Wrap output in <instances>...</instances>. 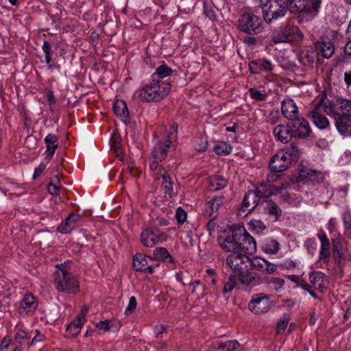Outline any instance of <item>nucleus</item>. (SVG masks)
Masks as SVG:
<instances>
[{"mask_svg":"<svg viewBox=\"0 0 351 351\" xmlns=\"http://www.w3.org/2000/svg\"><path fill=\"white\" fill-rule=\"evenodd\" d=\"M171 86L165 82H159L150 78L147 84L136 92L143 101L158 102L162 100L169 93Z\"/></svg>","mask_w":351,"mask_h":351,"instance_id":"nucleus-1","label":"nucleus"},{"mask_svg":"<svg viewBox=\"0 0 351 351\" xmlns=\"http://www.w3.org/2000/svg\"><path fill=\"white\" fill-rule=\"evenodd\" d=\"M53 284L58 292L66 293H77L80 286L75 276L69 271L66 263L57 265L54 271Z\"/></svg>","mask_w":351,"mask_h":351,"instance_id":"nucleus-2","label":"nucleus"},{"mask_svg":"<svg viewBox=\"0 0 351 351\" xmlns=\"http://www.w3.org/2000/svg\"><path fill=\"white\" fill-rule=\"evenodd\" d=\"M289 11L285 0H267L262 5L263 16L267 23L284 17Z\"/></svg>","mask_w":351,"mask_h":351,"instance_id":"nucleus-3","label":"nucleus"},{"mask_svg":"<svg viewBox=\"0 0 351 351\" xmlns=\"http://www.w3.org/2000/svg\"><path fill=\"white\" fill-rule=\"evenodd\" d=\"M285 2L291 13L306 12L314 17L319 12L322 0H287Z\"/></svg>","mask_w":351,"mask_h":351,"instance_id":"nucleus-4","label":"nucleus"},{"mask_svg":"<svg viewBox=\"0 0 351 351\" xmlns=\"http://www.w3.org/2000/svg\"><path fill=\"white\" fill-rule=\"evenodd\" d=\"M239 29L250 35L258 34L263 29V21L252 13L245 12L239 19Z\"/></svg>","mask_w":351,"mask_h":351,"instance_id":"nucleus-5","label":"nucleus"},{"mask_svg":"<svg viewBox=\"0 0 351 351\" xmlns=\"http://www.w3.org/2000/svg\"><path fill=\"white\" fill-rule=\"evenodd\" d=\"M323 110L328 115L348 116L351 117V101L337 99L335 102H325L323 105Z\"/></svg>","mask_w":351,"mask_h":351,"instance_id":"nucleus-6","label":"nucleus"},{"mask_svg":"<svg viewBox=\"0 0 351 351\" xmlns=\"http://www.w3.org/2000/svg\"><path fill=\"white\" fill-rule=\"evenodd\" d=\"M250 258L243 253H231L226 258V264L234 273V276H238L244 270L248 268Z\"/></svg>","mask_w":351,"mask_h":351,"instance_id":"nucleus-7","label":"nucleus"},{"mask_svg":"<svg viewBox=\"0 0 351 351\" xmlns=\"http://www.w3.org/2000/svg\"><path fill=\"white\" fill-rule=\"evenodd\" d=\"M243 230V226L234 228L231 234L226 237H220L218 241L220 247L226 252H231L232 253L239 252V239L241 234V231Z\"/></svg>","mask_w":351,"mask_h":351,"instance_id":"nucleus-8","label":"nucleus"},{"mask_svg":"<svg viewBox=\"0 0 351 351\" xmlns=\"http://www.w3.org/2000/svg\"><path fill=\"white\" fill-rule=\"evenodd\" d=\"M248 308L256 315L267 312L269 308V297L263 293L254 295L248 304Z\"/></svg>","mask_w":351,"mask_h":351,"instance_id":"nucleus-9","label":"nucleus"},{"mask_svg":"<svg viewBox=\"0 0 351 351\" xmlns=\"http://www.w3.org/2000/svg\"><path fill=\"white\" fill-rule=\"evenodd\" d=\"M289 124L294 138H304L311 132L308 122L303 117H298L291 121Z\"/></svg>","mask_w":351,"mask_h":351,"instance_id":"nucleus-10","label":"nucleus"},{"mask_svg":"<svg viewBox=\"0 0 351 351\" xmlns=\"http://www.w3.org/2000/svg\"><path fill=\"white\" fill-rule=\"evenodd\" d=\"M165 235L159 234L154 230L152 228H147L143 230L141 234V243L147 247H152L156 244L165 240Z\"/></svg>","mask_w":351,"mask_h":351,"instance_id":"nucleus-11","label":"nucleus"},{"mask_svg":"<svg viewBox=\"0 0 351 351\" xmlns=\"http://www.w3.org/2000/svg\"><path fill=\"white\" fill-rule=\"evenodd\" d=\"M149 256L141 253L136 254L133 257V267L137 271H142L145 274H152L155 269L160 265L159 263L148 265Z\"/></svg>","mask_w":351,"mask_h":351,"instance_id":"nucleus-12","label":"nucleus"},{"mask_svg":"<svg viewBox=\"0 0 351 351\" xmlns=\"http://www.w3.org/2000/svg\"><path fill=\"white\" fill-rule=\"evenodd\" d=\"M239 239V252L244 254H253L256 252V242L255 239L247 232L244 227L241 231Z\"/></svg>","mask_w":351,"mask_h":351,"instance_id":"nucleus-13","label":"nucleus"},{"mask_svg":"<svg viewBox=\"0 0 351 351\" xmlns=\"http://www.w3.org/2000/svg\"><path fill=\"white\" fill-rule=\"evenodd\" d=\"M287 153L278 151L269 161V167L273 172H282L291 165L289 158L286 156Z\"/></svg>","mask_w":351,"mask_h":351,"instance_id":"nucleus-14","label":"nucleus"},{"mask_svg":"<svg viewBox=\"0 0 351 351\" xmlns=\"http://www.w3.org/2000/svg\"><path fill=\"white\" fill-rule=\"evenodd\" d=\"M241 285L248 288L255 287L263 283L261 276L255 272L250 271L247 268L237 276Z\"/></svg>","mask_w":351,"mask_h":351,"instance_id":"nucleus-15","label":"nucleus"},{"mask_svg":"<svg viewBox=\"0 0 351 351\" xmlns=\"http://www.w3.org/2000/svg\"><path fill=\"white\" fill-rule=\"evenodd\" d=\"M38 306L36 298L30 293H26L20 303L19 313L25 315H32Z\"/></svg>","mask_w":351,"mask_h":351,"instance_id":"nucleus-16","label":"nucleus"},{"mask_svg":"<svg viewBox=\"0 0 351 351\" xmlns=\"http://www.w3.org/2000/svg\"><path fill=\"white\" fill-rule=\"evenodd\" d=\"M335 121L339 132L344 136H351V117L348 116L330 115Z\"/></svg>","mask_w":351,"mask_h":351,"instance_id":"nucleus-17","label":"nucleus"},{"mask_svg":"<svg viewBox=\"0 0 351 351\" xmlns=\"http://www.w3.org/2000/svg\"><path fill=\"white\" fill-rule=\"evenodd\" d=\"M273 133L278 141L284 143L294 138L289 123L287 125L280 124L275 126Z\"/></svg>","mask_w":351,"mask_h":351,"instance_id":"nucleus-18","label":"nucleus"},{"mask_svg":"<svg viewBox=\"0 0 351 351\" xmlns=\"http://www.w3.org/2000/svg\"><path fill=\"white\" fill-rule=\"evenodd\" d=\"M172 146L171 141H159L152 151V158L162 161L167 156L168 152Z\"/></svg>","mask_w":351,"mask_h":351,"instance_id":"nucleus-19","label":"nucleus"},{"mask_svg":"<svg viewBox=\"0 0 351 351\" xmlns=\"http://www.w3.org/2000/svg\"><path fill=\"white\" fill-rule=\"evenodd\" d=\"M81 217L75 213H70L69 216L58 226L57 230L62 234H69L75 228L77 223Z\"/></svg>","mask_w":351,"mask_h":351,"instance_id":"nucleus-20","label":"nucleus"},{"mask_svg":"<svg viewBox=\"0 0 351 351\" xmlns=\"http://www.w3.org/2000/svg\"><path fill=\"white\" fill-rule=\"evenodd\" d=\"M259 197L256 193L254 190L248 191L243 197L241 208L239 212L243 210V212L247 211L248 213L253 210L255 207L257 206L259 202Z\"/></svg>","mask_w":351,"mask_h":351,"instance_id":"nucleus-21","label":"nucleus"},{"mask_svg":"<svg viewBox=\"0 0 351 351\" xmlns=\"http://www.w3.org/2000/svg\"><path fill=\"white\" fill-rule=\"evenodd\" d=\"M317 237L319 239L321 242V250L319 254V258L323 263H328L330 256V245L329 239L324 232H319L317 234Z\"/></svg>","mask_w":351,"mask_h":351,"instance_id":"nucleus-22","label":"nucleus"},{"mask_svg":"<svg viewBox=\"0 0 351 351\" xmlns=\"http://www.w3.org/2000/svg\"><path fill=\"white\" fill-rule=\"evenodd\" d=\"M281 111L284 117L290 121L298 117V108L292 99L285 100L282 102Z\"/></svg>","mask_w":351,"mask_h":351,"instance_id":"nucleus-23","label":"nucleus"},{"mask_svg":"<svg viewBox=\"0 0 351 351\" xmlns=\"http://www.w3.org/2000/svg\"><path fill=\"white\" fill-rule=\"evenodd\" d=\"M322 106L317 105L311 112V118L314 124L320 130H324L329 127L328 119L320 112ZM323 108V106H322Z\"/></svg>","mask_w":351,"mask_h":351,"instance_id":"nucleus-24","label":"nucleus"},{"mask_svg":"<svg viewBox=\"0 0 351 351\" xmlns=\"http://www.w3.org/2000/svg\"><path fill=\"white\" fill-rule=\"evenodd\" d=\"M149 261H159L164 263H174V259L166 247H156L153 252V256H149Z\"/></svg>","mask_w":351,"mask_h":351,"instance_id":"nucleus-25","label":"nucleus"},{"mask_svg":"<svg viewBox=\"0 0 351 351\" xmlns=\"http://www.w3.org/2000/svg\"><path fill=\"white\" fill-rule=\"evenodd\" d=\"M113 110L114 113L123 121L125 123L130 122V118L129 111L125 102L123 100H117L114 106Z\"/></svg>","mask_w":351,"mask_h":351,"instance_id":"nucleus-26","label":"nucleus"},{"mask_svg":"<svg viewBox=\"0 0 351 351\" xmlns=\"http://www.w3.org/2000/svg\"><path fill=\"white\" fill-rule=\"evenodd\" d=\"M326 277L325 274L322 271H313L310 272L308 278L312 287L322 291L325 287L324 280Z\"/></svg>","mask_w":351,"mask_h":351,"instance_id":"nucleus-27","label":"nucleus"},{"mask_svg":"<svg viewBox=\"0 0 351 351\" xmlns=\"http://www.w3.org/2000/svg\"><path fill=\"white\" fill-rule=\"evenodd\" d=\"M228 180L222 176L213 175L208 178V189L211 191H217L227 186Z\"/></svg>","mask_w":351,"mask_h":351,"instance_id":"nucleus-28","label":"nucleus"},{"mask_svg":"<svg viewBox=\"0 0 351 351\" xmlns=\"http://www.w3.org/2000/svg\"><path fill=\"white\" fill-rule=\"evenodd\" d=\"M225 202L223 196H215L211 200L207 202L206 207V214L211 217L215 213L217 212L221 206Z\"/></svg>","mask_w":351,"mask_h":351,"instance_id":"nucleus-29","label":"nucleus"},{"mask_svg":"<svg viewBox=\"0 0 351 351\" xmlns=\"http://www.w3.org/2000/svg\"><path fill=\"white\" fill-rule=\"evenodd\" d=\"M298 178L301 180L311 181L313 182H319V180L322 179L320 173L304 167L299 170Z\"/></svg>","mask_w":351,"mask_h":351,"instance_id":"nucleus-30","label":"nucleus"},{"mask_svg":"<svg viewBox=\"0 0 351 351\" xmlns=\"http://www.w3.org/2000/svg\"><path fill=\"white\" fill-rule=\"evenodd\" d=\"M160 178H162V183L161 186L164 190V193L166 195L171 196V193H173V182L170 176L163 169H160L158 176H156V179L159 180Z\"/></svg>","mask_w":351,"mask_h":351,"instance_id":"nucleus-31","label":"nucleus"},{"mask_svg":"<svg viewBox=\"0 0 351 351\" xmlns=\"http://www.w3.org/2000/svg\"><path fill=\"white\" fill-rule=\"evenodd\" d=\"M173 71L167 64H163L156 68V71L151 75V77L159 81L163 82L162 80L167 77L171 76Z\"/></svg>","mask_w":351,"mask_h":351,"instance_id":"nucleus-32","label":"nucleus"},{"mask_svg":"<svg viewBox=\"0 0 351 351\" xmlns=\"http://www.w3.org/2000/svg\"><path fill=\"white\" fill-rule=\"evenodd\" d=\"M332 250L335 262L339 265L341 259L344 258L341 239L337 237L332 239Z\"/></svg>","mask_w":351,"mask_h":351,"instance_id":"nucleus-33","label":"nucleus"},{"mask_svg":"<svg viewBox=\"0 0 351 351\" xmlns=\"http://www.w3.org/2000/svg\"><path fill=\"white\" fill-rule=\"evenodd\" d=\"M45 143L47 145V155L51 158L58 147V138L54 134H49L45 138Z\"/></svg>","mask_w":351,"mask_h":351,"instance_id":"nucleus-34","label":"nucleus"},{"mask_svg":"<svg viewBox=\"0 0 351 351\" xmlns=\"http://www.w3.org/2000/svg\"><path fill=\"white\" fill-rule=\"evenodd\" d=\"M282 30L287 36L288 41L303 38V34L298 26L287 24Z\"/></svg>","mask_w":351,"mask_h":351,"instance_id":"nucleus-35","label":"nucleus"},{"mask_svg":"<svg viewBox=\"0 0 351 351\" xmlns=\"http://www.w3.org/2000/svg\"><path fill=\"white\" fill-rule=\"evenodd\" d=\"M264 210L269 215L274 217L276 220H278L282 214L280 207L271 199L265 201Z\"/></svg>","mask_w":351,"mask_h":351,"instance_id":"nucleus-36","label":"nucleus"},{"mask_svg":"<svg viewBox=\"0 0 351 351\" xmlns=\"http://www.w3.org/2000/svg\"><path fill=\"white\" fill-rule=\"evenodd\" d=\"M317 50L319 51L323 57L326 58H330L335 52L334 45L330 41L322 42L319 43L317 45Z\"/></svg>","mask_w":351,"mask_h":351,"instance_id":"nucleus-37","label":"nucleus"},{"mask_svg":"<svg viewBox=\"0 0 351 351\" xmlns=\"http://www.w3.org/2000/svg\"><path fill=\"white\" fill-rule=\"evenodd\" d=\"M261 248L267 254H276L280 250V244L277 241L270 239L265 241Z\"/></svg>","mask_w":351,"mask_h":351,"instance_id":"nucleus-38","label":"nucleus"},{"mask_svg":"<svg viewBox=\"0 0 351 351\" xmlns=\"http://www.w3.org/2000/svg\"><path fill=\"white\" fill-rule=\"evenodd\" d=\"M232 149L230 144L224 141H219L215 145L213 150L217 155L226 156L231 152Z\"/></svg>","mask_w":351,"mask_h":351,"instance_id":"nucleus-39","label":"nucleus"},{"mask_svg":"<svg viewBox=\"0 0 351 351\" xmlns=\"http://www.w3.org/2000/svg\"><path fill=\"white\" fill-rule=\"evenodd\" d=\"M42 49L45 53V60L48 66L49 69H51L53 65L51 64L52 61V47L50 43L47 40L43 42Z\"/></svg>","mask_w":351,"mask_h":351,"instance_id":"nucleus-40","label":"nucleus"},{"mask_svg":"<svg viewBox=\"0 0 351 351\" xmlns=\"http://www.w3.org/2000/svg\"><path fill=\"white\" fill-rule=\"evenodd\" d=\"M259 198H265L271 196L270 184L261 182L254 190Z\"/></svg>","mask_w":351,"mask_h":351,"instance_id":"nucleus-41","label":"nucleus"},{"mask_svg":"<svg viewBox=\"0 0 351 351\" xmlns=\"http://www.w3.org/2000/svg\"><path fill=\"white\" fill-rule=\"evenodd\" d=\"M240 346L241 344L237 340H230L226 342L219 343L218 349L221 351H234Z\"/></svg>","mask_w":351,"mask_h":351,"instance_id":"nucleus-42","label":"nucleus"},{"mask_svg":"<svg viewBox=\"0 0 351 351\" xmlns=\"http://www.w3.org/2000/svg\"><path fill=\"white\" fill-rule=\"evenodd\" d=\"M283 152V153H287L286 156L289 158L290 162L292 161H297L298 155L300 154V150L298 147L293 144L291 145L289 147H286L284 149L280 150Z\"/></svg>","mask_w":351,"mask_h":351,"instance_id":"nucleus-43","label":"nucleus"},{"mask_svg":"<svg viewBox=\"0 0 351 351\" xmlns=\"http://www.w3.org/2000/svg\"><path fill=\"white\" fill-rule=\"evenodd\" d=\"M267 262L264 258L256 257L252 260L250 258V265L257 271L265 272Z\"/></svg>","mask_w":351,"mask_h":351,"instance_id":"nucleus-44","label":"nucleus"},{"mask_svg":"<svg viewBox=\"0 0 351 351\" xmlns=\"http://www.w3.org/2000/svg\"><path fill=\"white\" fill-rule=\"evenodd\" d=\"M265 281L275 291L280 290L285 284V280L280 277L267 278Z\"/></svg>","mask_w":351,"mask_h":351,"instance_id":"nucleus-45","label":"nucleus"},{"mask_svg":"<svg viewBox=\"0 0 351 351\" xmlns=\"http://www.w3.org/2000/svg\"><path fill=\"white\" fill-rule=\"evenodd\" d=\"M178 125L176 123L173 122L171 124L166 141H171V144L172 145L178 139Z\"/></svg>","mask_w":351,"mask_h":351,"instance_id":"nucleus-46","label":"nucleus"},{"mask_svg":"<svg viewBox=\"0 0 351 351\" xmlns=\"http://www.w3.org/2000/svg\"><path fill=\"white\" fill-rule=\"evenodd\" d=\"M84 322V321L77 318L76 321L72 322L67 326L66 330L72 332L74 335H77L80 332V329L82 327Z\"/></svg>","mask_w":351,"mask_h":351,"instance_id":"nucleus-47","label":"nucleus"},{"mask_svg":"<svg viewBox=\"0 0 351 351\" xmlns=\"http://www.w3.org/2000/svg\"><path fill=\"white\" fill-rule=\"evenodd\" d=\"M250 228L256 231L258 234L261 233L266 229L265 223L260 220H252L249 223Z\"/></svg>","mask_w":351,"mask_h":351,"instance_id":"nucleus-48","label":"nucleus"},{"mask_svg":"<svg viewBox=\"0 0 351 351\" xmlns=\"http://www.w3.org/2000/svg\"><path fill=\"white\" fill-rule=\"evenodd\" d=\"M236 286L235 282V276L230 275L228 277V279L227 282L225 283L223 289V294H226L227 293H229L233 290V289Z\"/></svg>","mask_w":351,"mask_h":351,"instance_id":"nucleus-49","label":"nucleus"},{"mask_svg":"<svg viewBox=\"0 0 351 351\" xmlns=\"http://www.w3.org/2000/svg\"><path fill=\"white\" fill-rule=\"evenodd\" d=\"M249 93L250 97L256 101H265L267 97L265 93H263L261 91L255 88H250L249 90Z\"/></svg>","mask_w":351,"mask_h":351,"instance_id":"nucleus-50","label":"nucleus"},{"mask_svg":"<svg viewBox=\"0 0 351 351\" xmlns=\"http://www.w3.org/2000/svg\"><path fill=\"white\" fill-rule=\"evenodd\" d=\"M261 60H252L249 63V69L252 73L257 74L259 73L261 71H263L261 67Z\"/></svg>","mask_w":351,"mask_h":351,"instance_id":"nucleus-51","label":"nucleus"},{"mask_svg":"<svg viewBox=\"0 0 351 351\" xmlns=\"http://www.w3.org/2000/svg\"><path fill=\"white\" fill-rule=\"evenodd\" d=\"M187 217V213L186 211L182 208L178 207L176 213V218L179 224H182L184 223Z\"/></svg>","mask_w":351,"mask_h":351,"instance_id":"nucleus-52","label":"nucleus"},{"mask_svg":"<svg viewBox=\"0 0 351 351\" xmlns=\"http://www.w3.org/2000/svg\"><path fill=\"white\" fill-rule=\"evenodd\" d=\"M342 217L345 230L347 231L351 229V213L349 210H345L343 213Z\"/></svg>","mask_w":351,"mask_h":351,"instance_id":"nucleus-53","label":"nucleus"},{"mask_svg":"<svg viewBox=\"0 0 351 351\" xmlns=\"http://www.w3.org/2000/svg\"><path fill=\"white\" fill-rule=\"evenodd\" d=\"M289 317L287 315H284L282 318L278 322L276 326V332L280 333L284 331L289 323Z\"/></svg>","mask_w":351,"mask_h":351,"instance_id":"nucleus-54","label":"nucleus"},{"mask_svg":"<svg viewBox=\"0 0 351 351\" xmlns=\"http://www.w3.org/2000/svg\"><path fill=\"white\" fill-rule=\"evenodd\" d=\"M272 40L274 43L289 42L287 37L283 31L280 33H274L272 35Z\"/></svg>","mask_w":351,"mask_h":351,"instance_id":"nucleus-55","label":"nucleus"},{"mask_svg":"<svg viewBox=\"0 0 351 351\" xmlns=\"http://www.w3.org/2000/svg\"><path fill=\"white\" fill-rule=\"evenodd\" d=\"M136 306H137L136 299L134 296H132L130 298L129 304L125 311V314L128 315L132 313L134 310L136 309Z\"/></svg>","mask_w":351,"mask_h":351,"instance_id":"nucleus-56","label":"nucleus"},{"mask_svg":"<svg viewBox=\"0 0 351 351\" xmlns=\"http://www.w3.org/2000/svg\"><path fill=\"white\" fill-rule=\"evenodd\" d=\"M16 340H19L20 343H24L26 340L30 339L28 332L25 330H19L15 336Z\"/></svg>","mask_w":351,"mask_h":351,"instance_id":"nucleus-57","label":"nucleus"},{"mask_svg":"<svg viewBox=\"0 0 351 351\" xmlns=\"http://www.w3.org/2000/svg\"><path fill=\"white\" fill-rule=\"evenodd\" d=\"M261 60V67L263 71H271L274 69V64L268 60L266 59H260Z\"/></svg>","mask_w":351,"mask_h":351,"instance_id":"nucleus-58","label":"nucleus"},{"mask_svg":"<svg viewBox=\"0 0 351 351\" xmlns=\"http://www.w3.org/2000/svg\"><path fill=\"white\" fill-rule=\"evenodd\" d=\"M96 328L108 331L110 330V322L108 320L101 321L96 324Z\"/></svg>","mask_w":351,"mask_h":351,"instance_id":"nucleus-59","label":"nucleus"},{"mask_svg":"<svg viewBox=\"0 0 351 351\" xmlns=\"http://www.w3.org/2000/svg\"><path fill=\"white\" fill-rule=\"evenodd\" d=\"M46 168V165L43 163H40L38 167H36L34 170V173L33 175V179H36L37 177L40 176L44 170Z\"/></svg>","mask_w":351,"mask_h":351,"instance_id":"nucleus-60","label":"nucleus"},{"mask_svg":"<svg viewBox=\"0 0 351 351\" xmlns=\"http://www.w3.org/2000/svg\"><path fill=\"white\" fill-rule=\"evenodd\" d=\"M276 270H277V266L275 264L271 263L268 261L267 263L266 267H265V273L268 274H272Z\"/></svg>","mask_w":351,"mask_h":351,"instance_id":"nucleus-61","label":"nucleus"},{"mask_svg":"<svg viewBox=\"0 0 351 351\" xmlns=\"http://www.w3.org/2000/svg\"><path fill=\"white\" fill-rule=\"evenodd\" d=\"M278 172H273L269 173L267 177V180L269 183L274 182L278 180L280 178V175L277 174Z\"/></svg>","mask_w":351,"mask_h":351,"instance_id":"nucleus-62","label":"nucleus"},{"mask_svg":"<svg viewBox=\"0 0 351 351\" xmlns=\"http://www.w3.org/2000/svg\"><path fill=\"white\" fill-rule=\"evenodd\" d=\"M206 228L210 235H211L213 232H215L216 228V223L214 218L209 220V221L206 224Z\"/></svg>","mask_w":351,"mask_h":351,"instance_id":"nucleus-63","label":"nucleus"},{"mask_svg":"<svg viewBox=\"0 0 351 351\" xmlns=\"http://www.w3.org/2000/svg\"><path fill=\"white\" fill-rule=\"evenodd\" d=\"M282 267L285 268L287 269H292L296 267V263L291 261L287 260L285 261L283 263H282Z\"/></svg>","mask_w":351,"mask_h":351,"instance_id":"nucleus-64","label":"nucleus"}]
</instances>
